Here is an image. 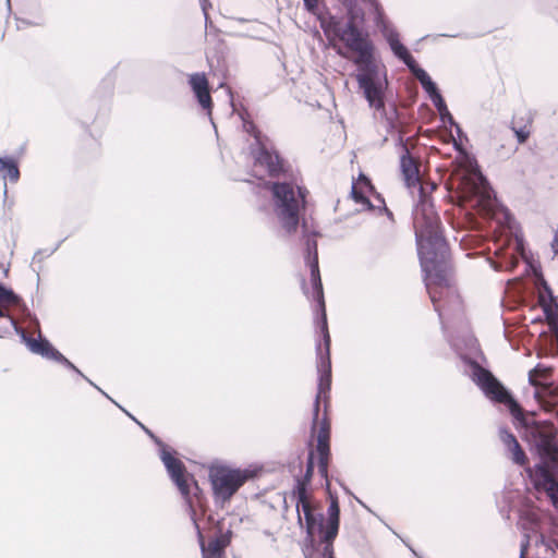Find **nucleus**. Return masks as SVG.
<instances>
[{"label": "nucleus", "instance_id": "29", "mask_svg": "<svg viewBox=\"0 0 558 558\" xmlns=\"http://www.w3.org/2000/svg\"><path fill=\"white\" fill-rule=\"evenodd\" d=\"M315 470V453L314 450H310L306 459V469L303 475L305 482H312Z\"/></svg>", "mask_w": 558, "mask_h": 558}, {"label": "nucleus", "instance_id": "43", "mask_svg": "<svg viewBox=\"0 0 558 558\" xmlns=\"http://www.w3.org/2000/svg\"><path fill=\"white\" fill-rule=\"evenodd\" d=\"M453 128L456 129V133H457L458 140H460V141H468V136L463 132V130H462V128L460 126L459 123H457Z\"/></svg>", "mask_w": 558, "mask_h": 558}, {"label": "nucleus", "instance_id": "18", "mask_svg": "<svg viewBox=\"0 0 558 558\" xmlns=\"http://www.w3.org/2000/svg\"><path fill=\"white\" fill-rule=\"evenodd\" d=\"M0 175L5 181L9 179L11 182L15 183L20 179V169L19 163L13 157L4 156L0 157ZM8 186L4 182L3 184V195L7 196Z\"/></svg>", "mask_w": 558, "mask_h": 558}, {"label": "nucleus", "instance_id": "54", "mask_svg": "<svg viewBox=\"0 0 558 558\" xmlns=\"http://www.w3.org/2000/svg\"><path fill=\"white\" fill-rule=\"evenodd\" d=\"M209 8H210V7H207V10H208ZM203 13H205V12L203 11ZM204 16H205V25L207 26V25L209 24V15L207 14V16H206V14H204Z\"/></svg>", "mask_w": 558, "mask_h": 558}, {"label": "nucleus", "instance_id": "5", "mask_svg": "<svg viewBox=\"0 0 558 558\" xmlns=\"http://www.w3.org/2000/svg\"><path fill=\"white\" fill-rule=\"evenodd\" d=\"M461 360L468 367L465 374L471 377L487 399L494 403L504 404L514 420L520 422L524 420L520 403L489 369L482 367L468 355H461Z\"/></svg>", "mask_w": 558, "mask_h": 558}, {"label": "nucleus", "instance_id": "57", "mask_svg": "<svg viewBox=\"0 0 558 558\" xmlns=\"http://www.w3.org/2000/svg\"><path fill=\"white\" fill-rule=\"evenodd\" d=\"M23 25H31V22L26 21V20H21L20 21Z\"/></svg>", "mask_w": 558, "mask_h": 558}, {"label": "nucleus", "instance_id": "19", "mask_svg": "<svg viewBox=\"0 0 558 558\" xmlns=\"http://www.w3.org/2000/svg\"><path fill=\"white\" fill-rule=\"evenodd\" d=\"M311 482H305L303 477H295L293 488L290 493V497L295 501V506L310 502L315 499L314 496L308 492Z\"/></svg>", "mask_w": 558, "mask_h": 558}, {"label": "nucleus", "instance_id": "35", "mask_svg": "<svg viewBox=\"0 0 558 558\" xmlns=\"http://www.w3.org/2000/svg\"><path fill=\"white\" fill-rule=\"evenodd\" d=\"M304 8L307 12L316 14L319 8L318 0H303Z\"/></svg>", "mask_w": 558, "mask_h": 558}, {"label": "nucleus", "instance_id": "2", "mask_svg": "<svg viewBox=\"0 0 558 558\" xmlns=\"http://www.w3.org/2000/svg\"><path fill=\"white\" fill-rule=\"evenodd\" d=\"M417 201L413 209V225L420 264L424 272L425 287L435 311L441 318L439 300L448 292L450 284V251L442 234L441 221L435 210L432 192L437 184H417Z\"/></svg>", "mask_w": 558, "mask_h": 558}, {"label": "nucleus", "instance_id": "9", "mask_svg": "<svg viewBox=\"0 0 558 558\" xmlns=\"http://www.w3.org/2000/svg\"><path fill=\"white\" fill-rule=\"evenodd\" d=\"M387 84L386 74L381 75L379 68L375 69L374 74L366 76L363 84L357 82L359 88L363 92V96L368 102V106L378 111L385 119L387 132L393 133L399 131L401 122L400 120H396V117H390L385 106Z\"/></svg>", "mask_w": 558, "mask_h": 558}, {"label": "nucleus", "instance_id": "53", "mask_svg": "<svg viewBox=\"0 0 558 558\" xmlns=\"http://www.w3.org/2000/svg\"><path fill=\"white\" fill-rule=\"evenodd\" d=\"M5 2H7L8 12L11 13V11H12L11 0H5Z\"/></svg>", "mask_w": 558, "mask_h": 558}, {"label": "nucleus", "instance_id": "13", "mask_svg": "<svg viewBox=\"0 0 558 558\" xmlns=\"http://www.w3.org/2000/svg\"><path fill=\"white\" fill-rule=\"evenodd\" d=\"M22 339L26 343L27 348L31 352L35 354H39L43 357L52 360L64 367L73 371L74 373H80V369L69 360L66 359L59 350H57L52 343L45 337L39 336L37 339H34L26 333H21Z\"/></svg>", "mask_w": 558, "mask_h": 558}, {"label": "nucleus", "instance_id": "28", "mask_svg": "<svg viewBox=\"0 0 558 558\" xmlns=\"http://www.w3.org/2000/svg\"><path fill=\"white\" fill-rule=\"evenodd\" d=\"M542 306L545 316H550V312H554V317L550 320V324L558 333V303L544 304Z\"/></svg>", "mask_w": 558, "mask_h": 558}, {"label": "nucleus", "instance_id": "26", "mask_svg": "<svg viewBox=\"0 0 558 558\" xmlns=\"http://www.w3.org/2000/svg\"><path fill=\"white\" fill-rule=\"evenodd\" d=\"M351 196L355 203L363 205L367 210H374L375 206L368 196L363 191L355 189L354 185L352 186Z\"/></svg>", "mask_w": 558, "mask_h": 558}, {"label": "nucleus", "instance_id": "3", "mask_svg": "<svg viewBox=\"0 0 558 558\" xmlns=\"http://www.w3.org/2000/svg\"><path fill=\"white\" fill-rule=\"evenodd\" d=\"M320 339L316 342L317 393L312 417V434L317 432V447L330 446L331 423L327 415L331 389V338L328 329L327 313L315 315Z\"/></svg>", "mask_w": 558, "mask_h": 558}, {"label": "nucleus", "instance_id": "12", "mask_svg": "<svg viewBox=\"0 0 558 558\" xmlns=\"http://www.w3.org/2000/svg\"><path fill=\"white\" fill-rule=\"evenodd\" d=\"M296 523L302 530H318V536L323 543L324 513L320 501L313 499L310 502L295 506Z\"/></svg>", "mask_w": 558, "mask_h": 558}, {"label": "nucleus", "instance_id": "24", "mask_svg": "<svg viewBox=\"0 0 558 558\" xmlns=\"http://www.w3.org/2000/svg\"><path fill=\"white\" fill-rule=\"evenodd\" d=\"M417 81L420 82L424 92L428 95L429 99H433L441 94L437 84L433 81L428 73L422 75Z\"/></svg>", "mask_w": 558, "mask_h": 558}, {"label": "nucleus", "instance_id": "38", "mask_svg": "<svg viewBox=\"0 0 558 558\" xmlns=\"http://www.w3.org/2000/svg\"><path fill=\"white\" fill-rule=\"evenodd\" d=\"M452 146L459 156H462L463 153H468V150L464 148V146L462 144V141H460V140H453Z\"/></svg>", "mask_w": 558, "mask_h": 558}, {"label": "nucleus", "instance_id": "46", "mask_svg": "<svg viewBox=\"0 0 558 558\" xmlns=\"http://www.w3.org/2000/svg\"><path fill=\"white\" fill-rule=\"evenodd\" d=\"M388 113L390 117H396V120L400 119V113L393 104L391 105L390 110H388Z\"/></svg>", "mask_w": 558, "mask_h": 558}, {"label": "nucleus", "instance_id": "32", "mask_svg": "<svg viewBox=\"0 0 558 558\" xmlns=\"http://www.w3.org/2000/svg\"><path fill=\"white\" fill-rule=\"evenodd\" d=\"M430 101L433 102L434 107L436 108L439 114L448 110L447 104L441 94L430 99Z\"/></svg>", "mask_w": 558, "mask_h": 558}, {"label": "nucleus", "instance_id": "42", "mask_svg": "<svg viewBox=\"0 0 558 558\" xmlns=\"http://www.w3.org/2000/svg\"><path fill=\"white\" fill-rule=\"evenodd\" d=\"M529 547H530V541H529V537L526 536L520 546V558L525 557V555L527 554Z\"/></svg>", "mask_w": 558, "mask_h": 558}, {"label": "nucleus", "instance_id": "55", "mask_svg": "<svg viewBox=\"0 0 558 558\" xmlns=\"http://www.w3.org/2000/svg\"><path fill=\"white\" fill-rule=\"evenodd\" d=\"M289 508L288 504H287V499L284 498L283 499V511H287Z\"/></svg>", "mask_w": 558, "mask_h": 558}, {"label": "nucleus", "instance_id": "41", "mask_svg": "<svg viewBox=\"0 0 558 558\" xmlns=\"http://www.w3.org/2000/svg\"><path fill=\"white\" fill-rule=\"evenodd\" d=\"M338 484L342 487V489L344 490L345 494L350 495V496H353L355 498V500L364 508H367L366 505L361 500L359 499L356 496H354L352 494V492L350 490V488L348 486H345L340 480H337Z\"/></svg>", "mask_w": 558, "mask_h": 558}, {"label": "nucleus", "instance_id": "14", "mask_svg": "<svg viewBox=\"0 0 558 558\" xmlns=\"http://www.w3.org/2000/svg\"><path fill=\"white\" fill-rule=\"evenodd\" d=\"M193 524L197 533V539L201 547L203 558H225V548L230 543L231 531H228L225 535L214 537L209 543L205 544V537L196 521V513L194 514Z\"/></svg>", "mask_w": 558, "mask_h": 558}, {"label": "nucleus", "instance_id": "4", "mask_svg": "<svg viewBox=\"0 0 558 558\" xmlns=\"http://www.w3.org/2000/svg\"><path fill=\"white\" fill-rule=\"evenodd\" d=\"M529 437L539 457L536 472L553 506L558 509V482L551 474L558 472V427L547 421L534 423L529 428Z\"/></svg>", "mask_w": 558, "mask_h": 558}, {"label": "nucleus", "instance_id": "31", "mask_svg": "<svg viewBox=\"0 0 558 558\" xmlns=\"http://www.w3.org/2000/svg\"><path fill=\"white\" fill-rule=\"evenodd\" d=\"M138 425L151 438V440L158 446L159 450H162L163 448H166L168 446L158 436H156L150 429H148L145 425H143L142 423H138Z\"/></svg>", "mask_w": 558, "mask_h": 558}, {"label": "nucleus", "instance_id": "7", "mask_svg": "<svg viewBox=\"0 0 558 558\" xmlns=\"http://www.w3.org/2000/svg\"><path fill=\"white\" fill-rule=\"evenodd\" d=\"M158 451L171 482L175 485L189 507L191 520H194L195 507L193 496L199 501L202 494L197 481L187 472L185 464L177 457L174 449L167 446Z\"/></svg>", "mask_w": 558, "mask_h": 558}, {"label": "nucleus", "instance_id": "25", "mask_svg": "<svg viewBox=\"0 0 558 558\" xmlns=\"http://www.w3.org/2000/svg\"><path fill=\"white\" fill-rule=\"evenodd\" d=\"M511 452V460L513 463L518 465H525L527 463V457L520 446L519 441L514 442L512 446H510V449H508Z\"/></svg>", "mask_w": 558, "mask_h": 558}, {"label": "nucleus", "instance_id": "21", "mask_svg": "<svg viewBox=\"0 0 558 558\" xmlns=\"http://www.w3.org/2000/svg\"><path fill=\"white\" fill-rule=\"evenodd\" d=\"M305 531V538L303 539L302 544V551L305 558H310L315 553L318 551L319 546L324 543L319 539H316V534H318V530H304Z\"/></svg>", "mask_w": 558, "mask_h": 558}, {"label": "nucleus", "instance_id": "23", "mask_svg": "<svg viewBox=\"0 0 558 558\" xmlns=\"http://www.w3.org/2000/svg\"><path fill=\"white\" fill-rule=\"evenodd\" d=\"M487 262L489 263L490 267L496 271L513 270L518 265V260L513 256L508 254H504L498 260L488 257Z\"/></svg>", "mask_w": 558, "mask_h": 558}, {"label": "nucleus", "instance_id": "50", "mask_svg": "<svg viewBox=\"0 0 558 558\" xmlns=\"http://www.w3.org/2000/svg\"><path fill=\"white\" fill-rule=\"evenodd\" d=\"M129 417H131L133 421H135L137 424L140 423L130 412H128L125 409H123L121 405H119L117 402H114Z\"/></svg>", "mask_w": 558, "mask_h": 558}, {"label": "nucleus", "instance_id": "45", "mask_svg": "<svg viewBox=\"0 0 558 558\" xmlns=\"http://www.w3.org/2000/svg\"><path fill=\"white\" fill-rule=\"evenodd\" d=\"M551 247H553V251L557 254L558 253V227L554 234Z\"/></svg>", "mask_w": 558, "mask_h": 558}, {"label": "nucleus", "instance_id": "59", "mask_svg": "<svg viewBox=\"0 0 558 558\" xmlns=\"http://www.w3.org/2000/svg\"><path fill=\"white\" fill-rule=\"evenodd\" d=\"M40 254H41V251H40V250H38V251L35 253V255H34V259H35L37 256H39Z\"/></svg>", "mask_w": 558, "mask_h": 558}, {"label": "nucleus", "instance_id": "47", "mask_svg": "<svg viewBox=\"0 0 558 558\" xmlns=\"http://www.w3.org/2000/svg\"><path fill=\"white\" fill-rule=\"evenodd\" d=\"M7 317L11 324L16 328L15 320L0 306V318Z\"/></svg>", "mask_w": 558, "mask_h": 558}, {"label": "nucleus", "instance_id": "10", "mask_svg": "<svg viewBox=\"0 0 558 558\" xmlns=\"http://www.w3.org/2000/svg\"><path fill=\"white\" fill-rule=\"evenodd\" d=\"M243 128L255 141L251 147L255 162L265 167L268 174L278 173L283 157L268 146L269 138L258 130L253 121L243 119Z\"/></svg>", "mask_w": 558, "mask_h": 558}, {"label": "nucleus", "instance_id": "30", "mask_svg": "<svg viewBox=\"0 0 558 558\" xmlns=\"http://www.w3.org/2000/svg\"><path fill=\"white\" fill-rule=\"evenodd\" d=\"M499 435H500L501 441L507 447V449H510V446H512L514 442L518 441L515 436L511 432L506 429V428H500L499 429Z\"/></svg>", "mask_w": 558, "mask_h": 558}, {"label": "nucleus", "instance_id": "36", "mask_svg": "<svg viewBox=\"0 0 558 558\" xmlns=\"http://www.w3.org/2000/svg\"><path fill=\"white\" fill-rule=\"evenodd\" d=\"M541 543L547 547L551 553L555 551V547H558V542L555 539H547L544 535H541Z\"/></svg>", "mask_w": 558, "mask_h": 558}, {"label": "nucleus", "instance_id": "48", "mask_svg": "<svg viewBox=\"0 0 558 558\" xmlns=\"http://www.w3.org/2000/svg\"><path fill=\"white\" fill-rule=\"evenodd\" d=\"M202 11L207 15V7H210L209 0H199Z\"/></svg>", "mask_w": 558, "mask_h": 558}, {"label": "nucleus", "instance_id": "15", "mask_svg": "<svg viewBox=\"0 0 558 558\" xmlns=\"http://www.w3.org/2000/svg\"><path fill=\"white\" fill-rule=\"evenodd\" d=\"M397 145L401 146L404 153L400 157V170L408 189L416 187L420 181V172L416 162L410 155L401 132L398 133Z\"/></svg>", "mask_w": 558, "mask_h": 558}, {"label": "nucleus", "instance_id": "8", "mask_svg": "<svg viewBox=\"0 0 558 558\" xmlns=\"http://www.w3.org/2000/svg\"><path fill=\"white\" fill-rule=\"evenodd\" d=\"M374 10L375 25L381 33L383 37L386 39L391 52L398 60L404 63L408 70L418 80L427 72L422 66H420L409 49L401 43L398 31L386 19L381 5L374 2Z\"/></svg>", "mask_w": 558, "mask_h": 558}, {"label": "nucleus", "instance_id": "37", "mask_svg": "<svg viewBox=\"0 0 558 558\" xmlns=\"http://www.w3.org/2000/svg\"><path fill=\"white\" fill-rule=\"evenodd\" d=\"M541 368H542V365H541V364H537L535 368H533V369H531V371L529 372V383H530V385H531V386H533V387H537V385H538L537 380L535 379L534 374H535L536 372H538Z\"/></svg>", "mask_w": 558, "mask_h": 558}, {"label": "nucleus", "instance_id": "49", "mask_svg": "<svg viewBox=\"0 0 558 558\" xmlns=\"http://www.w3.org/2000/svg\"><path fill=\"white\" fill-rule=\"evenodd\" d=\"M377 198L383 203V205H385L384 198L380 195H377ZM383 208L388 217H392V213L386 206H384Z\"/></svg>", "mask_w": 558, "mask_h": 558}, {"label": "nucleus", "instance_id": "51", "mask_svg": "<svg viewBox=\"0 0 558 558\" xmlns=\"http://www.w3.org/2000/svg\"><path fill=\"white\" fill-rule=\"evenodd\" d=\"M505 219L508 220V221L513 220V217H512L511 213L508 209H506V211H505Z\"/></svg>", "mask_w": 558, "mask_h": 558}, {"label": "nucleus", "instance_id": "40", "mask_svg": "<svg viewBox=\"0 0 558 558\" xmlns=\"http://www.w3.org/2000/svg\"><path fill=\"white\" fill-rule=\"evenodd\" d=\"M76 374L80 375L82 378H84L89 385L95 387L98 391H100L104 396H106L112 402H114L101 388H99L95 383H93V380H90L87 376H85L81 371H80V373H76Z\"/></svg>", "mask_w": 558, "mask_h": 558}, {"label": "nucleus", "instance_id": "27", "mask_svg": "<svg viewBox=\"0 0 558 558\" xmlns=\"http://www.w3.org/2000/svg\"><path fill=\"white\" fill-rule=\"evenodd\" d=\"M541 280H542V291H541V294H539V299H541L543 305L544 304L557 303L555 301V296H554L553 290L549 287V284L547 283V281L542 276H541Z\"/></svg>", "mask_w": 558, "mask_h": 558}, {"label": "nucleus", "instance_id": "1", "mask_svg": "<svg viewBox=\"0 0 558 558\" xmlns=\"http://www.w3.org/2000/svg\"><path fill=\"white\" fill-rule=\"evenodd\" d=\"M278 173L269 174L277 178L276 181L265 183L266 190L270 192L274 214L281 229L288 234H294L299 227H302L304 262L310 267L312 299L315 301V315L326 313L323 282L318 264L317 236L319 232L310 231L304 215L307 209L306 186L301 184L291 165L281 159Z\"/></svg>", "mask_w": 558, "mask_h": 558}, {"label": "nucleus", "instance_id": "6", "mask_svg": "<svg viewBox=\"0 0 558 558\" xmlns=\"http://www.w3.org/2000/svg\"><path fill=\"white\" fill-rule=\"evenodd\" d=\"M208 476L215 505L222 509L247 481L256 476V471L219 464L210 466Z\"/></svg>", "mask_w": 558, "mask_h": 558}, {"label": "nucleus", "instance_id": "34", "mask_svg": "<svg viewBox=\"0 0 558 558\" xmlns=\"http://www.w3.org/2000/svg\"><path fill=\"white\" fill-rule=\"evenodd\" d=\"M439 118L444 124H449L450 129L457 124L449 109L446 110L445 112H441L439 114Z\"/></svg>", "mask_w": 558, "mask_h": 558}, {"label": "nucleus", "instance_id": "52", "mask_svg": "<svg viewBox=\"0 0 558 558\" xmlns=\"http://www.w3.org/2000/svg\"><path fill=\"white\" fill-rule=\"evenodd\" d=\"M302 289H303L304 294L308 295V289L306 288V284H305V280H304V279H303V281H302Z\"/></svg>", "mask_w": 558, "mask_h": 558}, {"label": "nucleus", "instance_id": "58", "mask_svg": "<svg viewBox=\"0 0 558 558\" xmlns=\"http://www.w3.org/2000/svg\"><path fill=\"white\" fill-rule=\"evenodd\" d=\"M441 36H448V37L454 38V37H459L460 35H446V34H442Z\"/></svg>", "mask_w": 558, "mask_h": 558}, {"label": "nucleus", "instance_id": "60", "mask_svg": "<svg viewBox=\"0 0 558 558\" xmlns=\"http://www.w3.org/2000/svg\"><path fill=\"white\" fill-rule=\"evenodd\" d=\"M554 317V312H550V316H546L547 319L551 320Z\"/></svg>", "mask_w": 558, "mask_h": 558}, {"label": "nucleus", "instance_id": "22", "mask_svg": "<svg viewBox=\"0 0 558 558\" xmlns=\"http://www.w3.org/2000/svg\"><path fill=\"white\" fill-rule=\"evenodd\" d=\"M316 451H317V466H318V473L319 475L325 478V481L327 482V480H329L328 477V464H329V459H330V446H323V447H317L316 446Z\"/></svg>", "mask_w": 558, "mask_h": 558}, {"label": "nucleus", "instance_id": "61", "mask_svg": "<svg viewBox=\"0 0 558 558\" xmlns=\"http://www.w3.org/2000/svg\"><path fill=\"white\" fill-rule=\"evenodd\" d=\"M542 319L541 318H535L532 320V323H537V322H541Z\"/></svg>", "mask_w": 558, "mask_h": 558}, {"label": "nucleus", "instance_id": "16", "mask_svg": "<svg viewBox=\"0 0 558 558\" xmlns=\"http://www.w3.org/2000/svg\"><path fill=\"white\" fill-rule=\"evenodd\" d=\"M189 84L198 105L211 116L213 99L210 96L209 83L205 73H193L189 77Z\"/></svg>", "mask_w": 558, "mask_h": 558}, {"label": "nucleus", "instance_id": "33", "mask_svg": "<svg viewBox=\"0 0 558 558\" xmlns=\"http://www.w3.org/2000/svg\"><path fill=\"white\" fill-rule=\"evenodd\" d=\"M513 130L519 144H524L530 137V130H527L525 126Z\"/></svg>", "mask_w": 558, "mask_h": 558}, {"label": "nucleus", "instance_id": "17", "mask_svg": "<svg viewBox=\"0 0 558 558\" xmlns=\"http://www.w3.org/2000/svg\"><path fill=\"white\" fill-rule=\"evenodd\" d=\"M457 162L459 167L464 171L460 178L462 184H465L470 178H475L483 184L487 183L486 178L483 175L480 169L477 160L469 151L463 153L462 156H458Z\"/></svg>", "mask_w": 558, "mask_h": 558}, {"label": "nucleus", "instance_id": "44", "mask_svg": "<svg viewBox=\"0 0 558 558\" xmlns=\"http://www.w3.org/2000/svg\"><path fill=\"white\" fill-rule=\"evenodd\" d=\"M484 193H485V198L488 203H490L492 201H494L496 198V195L490 187H488Z\"/></svg>", "mask_w": 558, "mask_h": 558}, {"label": "nucleus", "instance_id": "11", "mask_svg": "<svg viewBox=\"0 0 558 558\" xmlns=\"http://www.w3.org/2000/svg\"><path fill=\"white\" fill-rule=\"evenodd\" d=\"M325 490L328 494L329 505L327 508V518H324V549L319 558H336L333 551V542L339 534L340 529V505L336 493L331 492L330 480L325 483Z\"/></svg>", "mask_w": 558, "mask_h": 558}, {"label": "nucleus", "instance_id": "56", "mask_svg": "<svg viewBox=\"0 0 558 558\" xmlns=\"http://www.w3.org/2000/svg\"><path fill=\"white\" fill-rule=\"evenodd\" d=\"M59 246H60V243H58L57 246L48 253V255L54 253L58 250Z\"/></svg>", "mask_w": 558, "mask_h": 558}, {"label": "nucleus", "instance_id": "20", "mask_svg": "<svg viewBox=\"0 0 558 558\" xmlns=\"http://www.w3.org/2000/svg\"><path fill=\"white\" fill-rule=\"evenodd\" d=\"M1 304L13 305L16 306L21 312H28V308L22 296L2 282H0V305Z\"/></svg>", "mask_w": 558, "mask_h": 558}, {"label": "nucleus", "instance_id": "39", "mask_svg": "<svg viewBox=\"0 0 558 558\" xmlns=\"http://www.w3.org/2000/svg\"><path fill=\"white\" fill-rule=\"evenodd\" d=\"M76 374L80 375L82 378H84L89 385L95 387L98 391H100L104 396H106L112 402H114L101 388H99L95 383H93V380H90L87 376H85L81 371H80V373H76Z\"/></svg>", "mask_w": 558, "mask_h": 558}]
</instances>
